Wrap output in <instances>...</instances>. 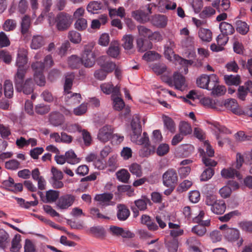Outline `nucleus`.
Here are the masks:
<instances>
[{"label": "nucleus", "mask_w": 252, "mask_h": 252, "mask_svg": "<svg viewBox=\"0 0 252 252\" xmlns=\"http://www.w3.org/2000/svg\"><path fill=\"white\" fill-rule=\"evenodd\" d=\"M130 212L127 207L122 204L117 206V217L120 221H125L129 217Z\"/></svg>", "instance_id": "obj_13"}, {"label": "nucleus", "mask_w": 252, "mask_h": 252, "mask_svg": "<svg viewBox=\"0 0 252 252\" xmlns=\"http://www.w3.org/2000/svg\"><path fill=\"white\" fill-rule=\"evenodd\" d=\"M224 238L228 241L231 242H234L237 240V246H241L243 242V240L242 238H240V232L239 231L234 228H227L225 229L224 232H223Z\"/></svg>", "instance_id": "obj_6"}, {"label": "nucleus", "mask_w": 252, "mask_h": 252, "mask_svg": "<svg viewBox=\"0 0 252 252\" xmlns=\"http://www.w3.org/2000/svg\"><path fill=\"white\" fill-rule=\"evenodd\" d=\"M81 58L76 55H72L68 60L69 66L72 69L77 68L82 64Z\"/></svg>", "instance_id": "obj_46"}, {"label": "nucleus", "mask_w": 252, "mask_h": 252, "mask_svg": "<svg viewBox=\"0 0 252 252\" xmlns=\"http://www.w3.org/2000/svg\"><path fill=\"white\" fill-rule=\"evenodd\" d=\"M66 103L68 105H76L79 104L81 100V95L79 93H70L67 94Z\"/></svg>", "instance_id": "obj_36"}, {"label": "nucleus", "mask_w": 252, "mask_h": 252, "mask_svg": "<svg viewBox=\"0 0 252 252\" xmlns=\"http://www.w3.org/2000/svg\"><path fill=\"white\" fill-rule=\"evenodd\" d=\"M215 10L211 6L205 7L199 13V16L200 18L205 19L209 18L215 13Z\"/></svg>", "instance_id": "obj_50"}, {"label": "nucleus", "mask_w": 252, "mask_h": 252, "mask_svg": "<svg viewBox=\"0 0 252 252\" xmlns=\"http://www.w3.org/2000/svg\"><path fill=\"white\" fill-rule=\"evenodd\" d=\"M166 248L169 252H177L178 248V240L177 239H173L165 242Z\"/></svg>", "instance_id": "obj_49"}, {"label": "nucleus", "mask_w": 252, "mask_h": 252, "mask_svg": "<svg viewBox=\"0 0 252 252\" xmlns=\"http://www.w3.org/2000/svg\"><path fill=\"white\" fill-rule=\"evenodd\" d=\"M74 200L75 197L74 195L66 194L59 198L56 203V205L59 209L63 210L67 209L73 204Z\"/></svg>", "instance_id": "obj_8"}, {"label": "nucleus", "mask_w": 252, "mask_h": 252, "mask_svg": "<svg viewBox=\"0 0 252 252\" xmlns=\"http://www.w3.org/2000/svg\"><path fill=\"white\" fill-rule=\"evenodd\" d=\"M224 79L225 83L228 86H239L241 83V78L238 75H225Z\"/></svg>", "instance_id": "obj_25"}, {"label": "nucleus", "mask_w": 252, "mask_h": 252, "mask_svg": "<svg viewBox=\"0 0 252 252\" xmlns=\"http://www.w3.org/2000/svg\"><path fill=\"white\" fill-rule=\"evenodd\" d=\"M31 27V17L26 15L22 18L20 22V32L23 36L27 37L30 33V29Z\"/></svg>", "instance_id": "obj_12"}, {"label": "nucleus", "mask_w": 252, "mask_h": 252, "mask_svg": "<svg viewBox=\"0 0 252 252\" xmlns=\"http://www.w3.org/2000/svg\"><path fill=\"white\" fill-rule=\"evenodd\" d=\"M20 235H16L12 241V246L10 249L11 252H18L21 248V245L20 243L21 239Z\"/></svg>", "instance_id": "obj_52"}, {"label": "nucleus", "mask_w": 252, "mask_h": 252, "mask_svg": "<svg viewBox=\"0 0 252 252\" xmlns=\"http://www.w3.org/2000/svg\"><path fill=\"white\" fill-rule=\"evenodd\" d=\"M152 22L156 27L163 28L167 24L166 17L163 15H156L152 18Z\"/></svg>", "instance_id": "obj_27"}, {"label": "nucleus", "mask_w": 252, "mask_h": 252, "mask_svg": "<svg viewBox=\"0 0 252 252\" xmlns=\"http://www.w3.org/2000/svg\"><path fill=\"white\" fill-rule=\"evenodd\" d=\"M49 121L51 125L58 126L63 124V116L58 112H53L50 114Z\"/></svg>", "instance_id": "obj_17"}, {"label": "nucleus", "mask_w": 252, "mask_h": 252, "mask_svg": "<svg viewBox=\"0 0 252 252\" xmlns=\"http://www.w3.org/2000/svg\"><path fill=\"white\" fill-rule=\"evenodd\" d=\"M129 171L132 174L135 175L138 177H141L142 175L141 165L136 163H132L130 165Z\"/></svg>", "instance_id": "obj_55"}, {"label": "nucleus", "mask_w": 252, "mask_h": 252, "mask_svg": "<svg viewBox=\"0 0 252 252\" xmlns=\"http://www.w3.org/2000/svg\"><path fill=\"white\" fill-rule=\"evenodd\" d=\"M72 22L71 16L63 12L59 13L55 18L56 28L59 31L67 30Z\"/></svg>", "instance_id": "obj_2"}, {"label": "nucleus", "mask_w": 252, "mask_h": 252, "mask_svg": "<svg viewBox=\"0 0 252 252\" xmlns=\"http://www.w3.org/2000/svg\"><path fill=\"white\" fill-rule=\"evenodd\" d=\"M73 73H67L65 77V83L64 85V91L66 94L70 93L69 90L71 89L73 84V81L74 79Z\"/></svg>", "instance_id": "obj_28"}, {"label": "nucleus", "mask_w": 252, "mask_h": 252, "mask_svg": "<svg viewBox=\"0 0 252 252\" xmlns=\"http://www.w3.org/2000/svg\"><path fill=\"white\" fill-rule=\"evenodd\" d=\"M214 170L211 167L206 168L200 176L201 181H206L211 179L214 174Z\"/></svg>", "instance_id": "obj_54"}, {"label": "nucleus", "mask_w": 252, "mask_h": 252, "mask_svg": "<svg viewBox=\"0 0 252 252\" xmlns=\"http://www.w3.org/2000/svg\"><path fill=\"white\" fill-rule=\"evenodd\" d=\"M102 91L107 94H112V95H117L120 94V88L117 86L114 87L111 83H104L100 85Z\"/></svg>", "instance_id": "obj_18"}, {"label": "nucleus", "mask_w": 252, "mask_h": 252, "mask_svg": "<svg viewBox=\"0 0 252 252\" xmlns=\"http://www.w3.org/2000/svg\"><path fill=\"white\" fill-rule=\"evenodd\" d=\"M201 103L203 106L210 108H216V100L211 98L210 97H204L201 100Z\"/></svg>", "instance_id": "obj_61"}, {"label": "nucleus", "mask_w": 252, "mask_h": 252, "mask_svg": "<svg viewBox=\"0 0 252 252\" xmlns=\"http://www.w3.org/2000/svg\"><path fill=\"white\" fill-rule=\"evenodd\" d=\"M212 125L214 127L213 130L214 131L216 138L218 141V144L220 147H222L224 143L228 140L226 137H223L222 134H231V132L230 130L225 126L220 125L218 122H214L212 123Z\"/></svg>", "instance_id": "obj_3"}, {"label": "nucleus", "mask_w": 252, "mask_h": 252, "mask_svg": "<svg viewBox=\"0 0 252 252\" xmlns=\"http://www.w3.org/2000/svg\"><path fill=\"white\" fill-rule=\"evenodd\" d=\"M133 39V37L130 34L126 35L123 37L122 39V45L125 50H130L132 48Z\"/></svg>", "instance_id": "obj_40"}, {"label": "nucleus", "mask_w": 252, "mask_h": 252, "mask_svg": "<svg viewBox=\"0 0 252 252\" xmlns=\"http://www.w3.org/2000/svg\"><path fill=\"white\" fill-rule=\"evenodd\" d=\"M164 81L169 86H175L176 89L180 91H183L186 86L185 77L178 72L174 73L173 78L167 77Z\"/></svg>", "instance_id": "obj_4"}, {"label": "nucleus", "mask_w": 252, "mask_h": 252, "mask_svg": "<svg viewBox=\"0 0 252 252\" xmlns=\"http://www.w3.org/2000/svg\"><path fill=\"white\" fill-rule=\"evenodd\" d=\"M219 28L221 32L227 35L233 34L235 31L233 27L231 24L225 22H221Z\"/></svg>", "instance_id": "obj_35"}, {"label": "nucleus", "mask_w": 252, "mask_h": 252, "mask_svg": "<svg viewBox=\"0 0 252 252\" xmlns=\"http://www.w3.org/2000/svg\"><path fill=\"white\" fill-rule=\"evenodd\" d=\"M180 133L183 136L190 134L192 129L190 125L186 122H181L179 125Z\"/></svg>", "instance_id": "obj_47"}, {"label": "nucleus", "mask_w": 252, "mask_h": 252, "mask_svg": "<svg viewBox=\"0 0 252 252\" xmlns=\"http://www.w3.org/2000/svg\"><path fill=\"white\" fill-rule=\"evenodd\" d=\"M16 26L17 23L15 20L7 19L3 25V28L5 31H10L14 30Z\"/></svg>", "instance_id": "obj_59"}, {"label": "nucleus", "mask_w": 252, "mask_h": 252, "mask_svg": "<svg viewBox=\"0 0 252 252\" xmlns=\"http://www.w3.org/2000/svg\"><path fill=\"white\" fill-rule=\"evenodd\" d=\"M132 17L140 23H145L149 20V15L141 10H136L132 12Z\"/></svg>", "instance_id": "obj_29"}, {"label": "nucleus", "mask_w": 252, "mask_h": 252, "mask_svg": "<svg viewBox=\"0 0 252 252\" xmlns=\"http://www.w3.org/2000/svg\"><path fill=\"white\" fill-rule=\"evenodd\" d=\"M163 185L169 188L175 186L178 181V176L175 170L169 169L162 175Z\"/></svg>", "instance_id": "obj_5"}, {"label": "nucleus", "mask_w": 252, "mask_h": 252, "mask_svg": "<svg viewBox=\"0 0 252 252\" xmlns=\"http://www.w3.org/2000/svg\"><path fill=\"white\" fill-rule=\"evenodd\" d=\"M192 185L191 181L186 180L180 184L177 188V190L179 192H183L187 190Z\"/></svg>", "instance_id": "obj_63"}, {"label": "nucleus", "mask_w": 252, "mask_h": 252, "mask_svg": "<svg viewBox=\"0 0 252 252\" xmlns=\"http://www.w3.org/2000/svg\"><path fill=\"white\" fill-rule=\"evenodd\" d=\"M80 131L81 132L84 145L87 147L90 146L92 143V137L90 133L86 129H83Z\"/></svg>", "instance_id": "obj_53"}, {"label": "nucleus", "mask_w": 252, "mask_h": 252, "mask_svg": "<svg viewBox=\"0 0 252 252\" xmlns=\"http://www.w3.org/2000/svg\"><path fill=\"white\" fill-rule=\"evenodd\" d=\"M209 78L206 74H202L196 79V84L200 88L209 90Z\"/></svg>", "instance_id": "obj_30"}, {"label": "nucleus", "mask_w": 252, "mask_h": 252, "mask_svg": "<svg viewBox=\"0 0 252 252\" xmlns=\"http://www.w3.org/2000/svg\"><path fill=\"white\" fill-rule=\"evenodd\" d=\"M20 162L16 159H11L5 162V167L7 169L15 170L19 168Z\"/></svg>", "instance_id": "obj_64"}, {"label": "nucleus", "mask_w": 252, "mask_h": 252, "mask_svg": "<svg viewBox=\"0 0 252 252\" xmlns=\"http://www.w3.org/2000/svg\"><path fill=\"white\" fill-rule=\"evenodd\" d=\"M50 110L49 105L44 104H39L36 106L35 111L36 113L39 115H44L48 113Z\"/></svg>", "instance_id": "obj_60"}, {"label": "nucleus", "mask_w": 252, "mask_h": 252, "mask_svg": "<svg viewBox=\"0 0 252 252\" xmlns=\"http://www.w3.org/2000/svg\"><path fill=\"white\" fill-rule=\"evenodd\" d=\"M132 134L131 136L132 140L136 141L142 132V126L139 119H133L131 123Z\"/></svg>", "instance_id": "obj_14"}, {"label": "nucleus", "mask_w": 252, "mask_h": 252, "mask_svg": "<svg viewBox=\"0 0 252 252\" xmlns=\"http://www.w3.org/2000/svg\"><path fill=\"white\" fill-rule=\"evenodd\" d=\"M200 39L204 41L210 42L212 39V33L210 30L201 29L198 32Z\"/></svg>", "instance_id": "obj_43"}, {"label": "nucleus", "mask_w": 252, "mask_h": 252, "mask_svg": "<svg viewBox=\"0 0 252 252\" xmlns=\"http://www.w3.org/2000/svg\"><path fill=\"white\" fill-rule=\"evenodd\" d=\"M16 90L18 92H23L25 94H30L33 93L34 84L32 78H28L24 82L18 83L15 86Z\"/></svg>", "instance_id": "obj_7"}, {"label": "nucleus", "mask_w": 252, "mask_h": 252, "mask_svg": "<svg viewBox=\"0 0 252 252\" xmlns=\"http://www.w3.org/2000/svg\"><path fill=\"white\" fill-rule=\"evenodd\" d=\"M32 68L34 72L33 79L36 84L39 86H44L46 83V80L43 75L44 64L42 62H36L32 63Z\"/></svg>", "instance_id": "obj_1"}, {"label": "nucleus", "mask_w": 252, "mask_h": 252, "mask_svg": "<svg viewBox=\"0 0 252 252\" xmlns=\"http://www.w3.org/2000/svg\"><path fill=\"white\" fill-rule=\"evenodd\" d=\"M66 162L71 164H75L80 162V158H77L74 152L72 150H69L65 153Z\"/></svg>", "instance_id": "obj_37"}, {"label": "nucleus", "mask_w": 252, "mask_h": 252, "mask_svg": "<svg viewBox=\"0 0 252 252\" xmlns=\"http://www.w3.org/2000/svg\"><path fill=\"white\" fill-rule=\"evenodd\" d=\"M156 148L151 145L144 146L139 151V155L142 157H147L155 152Z\"/></svg>", "instance_id": "obj_41"}, {"label": "nucleus", "mask_w": 252, "mask_h": 252, "mask_svg": "<svg viewBox=\"0 0 252 252\" xmlns=\"http://www.w3.org/2000/svg\"><path fill=\"white\" fill-rule=\"evenodd\" d=\"M191 231L199 236H203L206 233L207 230L203 225L198 224L192 228Z\"/></svg>", "instance_id": "obj_62"}, {"label": "nucleus", "mask_w": 252, "mask_h": 252, "mask_svg": "<svg viewBox=\"0 0 252 252\" xmlns=\"http://www.w3.org/2000/svg\"><path fill=\"white\" fill-rule=\"evenodd\" d=\"M117 179L121 182L127 183L130 178V174L126 169H122L116 173Z\"/></svg>", "instance_id": "obj_51"}, {"label": "nucleus", "mask_w": 252, "mask_h": 252, "mask_svg": "<svg viewBox=\"0 0 252 252\" xmlns=\"http://www.w3.org/2000/svg\"><path fill=\"white\" fill-rule=\"evenodd\" d=\"M4 94L5 97L11 98L13 95V87L12 82L9 80L4 81L3 85Z\"/></svg>", "instance_id": "obj_38"}, {"label": "nucleus", "mask_w": 252, "mask_h": 252, "mask_svg": "<svg viewBox=\"0 0 252 252\" xmlns=\"http://www.w3.org/2000/svg\"><path fill=\"white\" fill-rule=\"evenodd\" d=\"M119 95H111V99L113 100V108L115 110L120 111L125 106L123 99L119 96Z\"/></svg>", "instance_id": "obj_33"}, {"label": "nucleus", "mask_w": 252, "mask_h": 252, "mask_svg": "<svg viewBox=\"0 0 252 252\" xmlns=\"http://www.w3.org/2000/svg\"><path fill=\"white\" fill-rule=\"evenodd\" d=\"M236 25V31L242 35L246 34L249 31V27L245 22L237 20Z\"/></svg>", "instance_id": "obj_42"}, {"label": "nucleus", "mask_w": 252, "mask_h": 252, "mask_svg": "<svg viewBox=\"0 0 252 252\" xmlns=\"http://www.w3.org/2000/svg\"><path fill=\"white\" fill-rule=\"evenodd\" d=\"M82 64L86 67H92L95 61V57L94 53L91 50L85 49L81 58Z\"/></svg>", "instance_id": "obj_9"}, {"label": "nucleus", "mask_w": 252, "mask_h": 252, "mask_svg": "<svg viewBox=\"0 0 252 252\" xmlns=\"http://www.w3.org/2000/svg\"><path fill=\"white\" fill-rule=\"evenodd\" d=\"M209 91H212L211 94L214 95L221 96L223 95L226 92L225 87L223 86L220 85L218 84H215L214 87L211 88L209 86Z\"/></svg>", "instance_id": "obj_44"}, {"label": "nucleus", "mask_w": 252, "mask_h": 252, "mask_svg": "<svg viewBox=\"0 0 252 252\" xmlns=\"http://www.w3.org/2000/svg\"><path fill=\"white\" fill-rule=\"evenodd\" d=\"M134 203L138 210L144 211L147 210L148 204H151V202L147 196H142L140 199L135 200Z\"/></svg>", "instance_id": "obj_23"}, {"label": "nucleus", "mask_w": 252, "mask_h": 252, "mask_svg": "<svg viewBox=\"0 0 252 252\" xmlns=\"http://www.w3.org/2000/svg\"><path fill=\"white\" fill-rule=\"evenodd\" d=\"M120 47L118 43L111 44L107 51V54L113 58H116L120 54Z\"/></svg>", "instance_id": "obj_45"}, {"label": "nucleus", "mask_w": 252, "mask_h": 252, "mask_svg": "<svg viewBox=\"0 0 252 252\" xmlns=\"http://www.w3.org/2000/svg\"><path fill=\"white\" fill-rule=\"evenodd\" d=\"M113 198V194L111 193H103L96 194L94 200L99 202V205L102 206H108L110 205L109 202Z\"/></svg>", "instance_id": "obj_16"}, {"label": "nucleus", "mask_w": 252, "mask_h": 252, "mask_svg": "<svg viewBox=\"0 0 252 252\" xmlns=\"http://www.w3.org/2000/svg\"><path fill=\"white\" fill-rule=\"evenodd\" d=\"M141 222L142 224L147 226L149 230L156 231L158 229V226L156 222L147 215H142L141 217Z\"/></svg>", "instance_id": "obj_19"}, {"label": "nucleus", "mask_w": 252, "mask_h": 252, "mask_svg": "<svg viewBox=\"0 0 252 252\" xmlns=\"http://www.w3.org/2000/svg\"><path fill=\"white\" fill-rule=\"evenodd\" d=\"M174 43L171 39H169L167 43L164 46V56L168 60H171L172 56L174 54L173 48Z\"/></svg>", "instance_id": "obj_39"}, {"label": "nucleus", "mask_w": 252, "mask_h": 252, "mask_svg": "<svg viewBox=\"0 0 252 252\" xmlns=\"http://www.w3.org/2000/svg\"><path fill=\"white\" fill-rule=\"evenodd\" d=\"M102 6L101 2L97 1L90 2L87 6V9L89 12L94 13L95 11L100 9Z\"/></svg>", "instance_id": "obj_56"}, {"label": "nucleus", "mask_w": 252, "mask_h": 252, "mask_svg": "<svg viewBox=\"0 0 252 252\" xmlns=\"http://www.w3.org/2000/svg\"><path fill=\"white\" fill-rule=\"evenodd\" d=\"M68 38L72 43H79L81 40V34L74 31H70L68 33Z\"/></svg>", "instance_id": "obj_57"}, {"label": "nucleus", "mask_w": 252, "mask_h": 252, "mask_svg": "<svg viewBox=\"0 0 252 252\" xmlns=\"http://www.w3.org/2000/svg\"><path fill=\"white\" fill-rule=\"evenodd\" d=\"M226 205L225 201L223 200L218 201L211 207V211L217 215L223 214L225 211Z\"/></svg>", "instance_id": "obj_21"}, {"label": "nucleus", "mask_w": 252, "mask_h": 252, "mask_svg": "<svg viewBox=\"0 0 252 252\" xmlns=\"http://www.w3.org/2000/svg\"><path fill=\"white\" fill-rule=\"evenodd\" d=\"M60 191L55 190H49L46 192V198L47 202H54L59 198Z\"/></svg>", "instance_id": "obj_48"}, {"label": "nucleus", "mask_w": 252, "mask_h": 252, "mask_svg": "<svg viewBox=\"0 0 252 252\" xmlns=\"http://www.w3.org/2000/svg\"><path fill=\"white\" fill-rule=\"evenodd\" d=\"M162 119L164 127L170 132H174L176 129V125L172 119L165 115L162 116Z\"/></svg>", "instance_id": "obj_31"}, {"label": "nucleus", "mask_w": 252, "mask_h": 252, "mask_svg": "<svg viewBox=\"0 0 252 252\" xmlns=\"http://www.w3.org/2000/svg\"><path fill=\"white\" fill-rule=\"evenodd\" d=\"M221 176L225 178H233L236 176L238 179L241 178L240 174L238 171L233 168H224L221 171Z\"/></svg>", "instance_id": "obj_26"}, {"label": "nucleus", "mask_w": 252, "mask_h": 252, "mask_svg": "<svg viewBox=\"0 0 252 252\" xmlns=\"http://www.w3.org/2000/svg\"><path fill=\"white\" fill-rule=\"evenodd\" d=\"M113 133V130L111 126H105L99 130L97 138L103 143L107 142L111 139Z\"/></svg>", "instance_id": "obj_10"}, {"label": "nucleus", "mask_w": 252, "mask_h": 252, "mask_svg": "<svg viewBox=\"0 0 252 252\" xmlns=\"http://www.w3.org/2000/svg\"><path fill=\"white\" fill-rule=\"evenodd\" d=\"M170 230V235L173 239H177V237L182 236L184 234V230L181 229L180 225L172 222L168 223Z\"/></svg>", "instance_id": "obj_22"}, {"label": "nucleus", "mask_w": 252, "mask_h": 252, "mask_svg": "<svg viewBox=\"0 0 252 252\" xmlns=\"http://www.w3.org/2000/svg\"><path fill=\"white\" fill-rule=\"evenodd\" d=\"M28 51L24 49L19 50L16 60V66L17 67H27L28 63Z\"/></svg>", "instance_id": "obj_15"}, {"label": "nucleus", "mask_w": 252, "mask_h": 252, "mask_svg": "<svg viewBox=\"0 0 252 252\" xmlns=\"http://www.w3.org/2000/svg\"><path fill=\"white\" fill-rule=\"evenodd\" d=\"M224 106L234 114L241 115L242 110L239 108L237 101L234 99H228L225 101Z\"/></svg>", "instance_id": "obj_20"}, {"label": "nucleus", "mask_w": 252, "mask_h": 252, "mask_svg": "<svg viewBox=\"0 0 252 252\" xmlns=\"http://www.w3.org/2000/svg\"><path fill=\"white\" fill-rule=\"evenodd\" d=\"M27 70V67H18L14 76L15 86L23 82Z\"/></svg>", "instance_id": "obj_34"}, {"label": "nucleus", "mask_w": 252, "mask_h": 252, "mask_svg": "<svg viewBox=\"0 0 252 252\" xmlns=\"http://www.w3.org/2000/svg\"><path fill=\"white\" fill-rule=\"evenodd\" d=\"M169 151V145L165 143L160 144L157 149L156 153L159 156H163Z\"/></svg>", "instance_id": "obj_58"}, {"label": "nucleus", "mask_w": 252, "mask_h": 252, "mask_svg": "<svg viewBox=\"0 0 252 252\" xmlns=\"http://www.w3.org/2000/svg\"><path fill=\"white\" fill-rule=\"evenodd\" d=\"M137 45L138 51L140 52H144L151 49L153 46V44L150 40L142 38L137 39Z\"/></svg>", "instance_id": "obj_24"}, {"label": "nucleus", "mask_w": 252, "mask_h": 252, "mask_svg": "<svg viewBox=\"0 0 252 252\" xmlns=\"http://www.w3.org/2000/svg\"><path fill=\"white\" fill-rule=\"evenodd\" d=\"M106 56H101L98 60V63L107 74L112 72L115 69L116 65L112 61H107Z\"/></svg>", "instance_id": "obj_11"}, {"label": "nucleus", "mask_w": 252, "mask_h": 252, "mask_svg": "<svg viewBox=\"0 0 252 252\" xmlns=\"http://www.w3.org/2000/svg\"><path fill=\"white\" fill-rule=\"evenodd\" d=\"M45 41L43 37L41 35H34L32 40L31 47L33 49H38L43 46Z\"/></svg>", "instance_id": "obj_32"}]
</instances>
